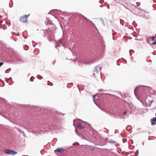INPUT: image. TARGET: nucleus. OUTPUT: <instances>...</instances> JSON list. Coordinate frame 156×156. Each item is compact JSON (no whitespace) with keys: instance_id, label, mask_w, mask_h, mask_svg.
<instances>
[{"instance_id":"f257e3e1","label":"nucleus","mask_w":156,"mask_h":156,"mask_svg":"<svg viewBox=\"0 0 156 156\" xmlns=\"http://www.w3.org/2000/svg\"><path fill=\"white\" fill-rule=\"evenodd\" d=\"M95 69L96 70L94 71L93 74V76L95 78H96L98 76L100 77V75L98 71V69H99V71L101 70V68L99 66H97L95 67Z\"/></svg>"},{"instance_id":"f03ea898","label":"nucleus","mask_w":156,"mask_h":156,"mask_svg":"<svg viewBox=\"0 0 156 156\" xmlns=\"http://www.w3.org/2000/svg\"><path fill=\"white\" fill-rule=\"evenodd\" d=\"M4 153L7 154L12 155H14L17 153L16 152L9 149H6L5 150Z\"/></svg>"},{"instance_id":"7ed1b4c3","label":"nucleus","mask_w":156,"mask_h":156,"mask_svg":"<svg viewBox=\"0 0 156 156\" xmlns=\"http://www.w3.org/2000/svg\"><path fill=\"white\" fill-rule=\"evenodd\" d=\"M29 15H24L21 17L20 19V21L23 23L27 22V18Z\"/></svg>"},{"instance_id":"20e7f679","label":"nucleus","mask_w":156,"mask_h":156,"mask_svg":"<svg viewBox=\"0 0 156 156\" xmlns=\"http://www.w3.org/2000/svg\"><path fill=\"white\" fill-rule=\"evenodd\" d=\"M151 124L152 125H154L156 124V117H154L151 119Z\"/></svg>"},{"instance_id":"39448f33","label":"nucleus","mask_w":156,"mask_h":156,"mask_svg":"<svg viewBox=\"0 0 156 156\" xmlns=\"http://www.w3.org/2000/svg\"><path fill=\"white\" fill-rule=\"evenodd\" d=\"M64 149L62 148H57L55 150V152L62 153L64 151Z\"/></svg>"},{"instance_id":"423d86ee","label":"nucleus","mask_w":156,"mask_h":156,"mask_svg":"<svg viewBox=\"0 0 156 156\" xmlns=\"http://www.w3.org/2000/svg\"><path fill=\"white\" fill-rule=\"evenodd\" d=\"M77 127L79 129H83L84 128V127L83 125L80 124H78L77 126Z\"/></svg>"},{"instance_id":"0eeeda50","label":"nucleus","mask_w":156,"mask_h":156,"mask_svg":"<svg viewBox=\"0 0 156 156\" xmlns=\"http://www.w3.org/2000/svg\"><path fill=\"white\" fill-rule=\"evenodd\" d=\"M150 39H151L152 41H154V39L155 38V37H150Z\"/></svg>"},{"instance_id":"6e6552de","label":"nucleus","mask_w":156,"mask_h":156,"mask_svg":"<svg viewBox=\"0 0 156 156\" xmlns=\"http://www.w3.org/2000/svg\"><path fill=\"white\" fill-rule=\"evenodd\" d=\"M128 105L131 108L132 107H133V106L132 105H131L130 104L128 103Z\"/></svg>"},{"instance_id":"1a4fd4ad","label":"nucleus","mask_w":156,"mask_h":156,"mask_svg":"<svg viewBox=\"0 0 156 156\" xmlns=\"http://www.w3.org/2000/svg\"><path fill=\"white\" fill-rule=\"evenodd\" d=\"M34 77H32L30 79V80L31 81H33V78H34Z\"/></svg>"},{"instance_id":"9d476101","label":"nucleus","mask_w":156,"mask_h":156,"mask_svg":"<svg viewBox=\"0 0 156 156\" xmlns=\"http://www.w3.org/2000/svg\"><path fill=\"white\" fill-rule=\"evenodd\" d=\"M153 45H156V39L155 40V41L152 43Z\"/></svg>"},{"instance_id":"9b49d317","label":"nucleus","mask_w":156,"mask_h":156,"mask_svg":"<svg viewBox=\"0 0 156 156\" xmlns=\"http://www.w3.org/2000/svg\"><path fill=\"white\" fill-rule=\"evenodd\" d=\"M3 62H1L0 63V67L3 64Z\"/></svg>"},{"instance_id":"f8f14e48","label":"nucleus","mask_w":156,"mask_h":156,"mask_svg":"<svg viewBox=\"0 0 156 156\" xmlns=\"http://www.w3.org/2000/svg\"><path fill=\"white\" fill-rule=\"evenodd\" d=\"M126 111L125 112L123 113V115H125L126 114Z\"/></svg>"},{"instance_id":"ddd939ff","label":"nucleus","mask_w":156,"mask_h":156,"mask_svg":"<svg viewBox=\"0 0 156 156\" xmlns=\"http://www.w3.org/2000/svg\"><path fill=\"white\" fill-rule=\"evenodd\" d=\"M95 97V95H94L93 96V98H94Z\"/></svg>"},{"instance_id":"4468645a","label":"nucleus","mask_w":156,"mask_h":156,"mask_svg":"<svg viewBox=\"0 0 156 156\" xmlns=\"http://www.w3.org/2000/svg\"><path fill=\"white\" fill-rule=\"evenodd\" d=\"M39 76H40V79H41V78H40V75Z\"/></svg>"}]
</instances>
